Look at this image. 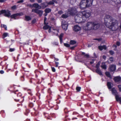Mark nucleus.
I'll list each match as a JSON object with an SVG mask.
<instances>
[{
    "label": "nucleus",
    "instance_id": "1",
    "mask_svg": "<svg viewBox=\"0 0 121 121\" xmlns=\"http://www.w3.org/2000/svg\"><path fill=\"white\" fill-rule=\"evenodd\" d=\"M82 15L81 17L78 16L75 17V20L77 23H80L82 22H85L91 15V11L88 10H85L81 12Z\"/></svg>",
    "mask_w": 121,
    "mask_h": 121
},
{
    "label": "nucleus",
    "instance_id": "2",
    "mask_svg": "<svg viewBox=\"0 0 121 121\" xmlns=\"http://www.w3.org/2000/svg\"><path fill=\"white\" fill-rule=\"evenodd\" d=\"M104 22L106 27L112 30H115L113 29L115 25L116 24V22H112V17L110 15H106L104 17Z\"/></svg>",
    "mask_w": 121,
    "mask_h": 121
},
{
    "label": "nucleus",
    "instance_id": "3",
    "mask_svg": "<svg viewBox=\"0 0 121 121\" xmlns=\"http://www.w3.org/2000/svg\"><path fill=\"white\" fill-rule=\"evenodd\" d=\"M100 26V24L97 22H88L84 29L86 30H96L98 29Z\"/></svg>",
    "mask_w": 121,
    "mask_h": 121
},
{
    "label": "nucleus",
    "instance_id": "4",
    "mask_svg": "<svg viewBox=\"0 0 121 121\" xmlns=\"http://www.w3.org/2000/svg\"><path fill=\"white\" fill-rule=\"evenodd\" d=\"M4 14V15L6 17H10L16 19V17L18 16H21L24 15L22 12H21L13 14L11 15L10 11L9 10H2L0 11V15Z\"/></svg>",
    "mask_w": 121,
    "mask_h": 121
},
{
    "label": "nucleus",
    "instance_id": "5",
    "mask_svg": "<svg viewBox=\"0 0 121 121\" xmlns=\"http://www.w3.org/2000/svg\"><path fill=\"white\" fill-rule=\"evenodd\" d=\"M32 7L36 8L32 9L31 12H34L39 15V17H41L43 14V11L42 10H39L38 9H40L41 8V6L39 5L37 3H35L33 4Z\"/></svg>",
    "mask_w": 121,
    "mask_h": 121
},
{
    "label": "nucleus",
    "instance_id": "6",
    "mask_svg": "<svg viewBox=\"0 0 121 121\" xmlns=\"http://www.w3.org/2000/svg\"><path fill=\"white\" fill-rule=\"evenodd\" d=\"M18 90H17L16 91H14L13 93L15 94H17V96L18 97V98H14V100L16 102H22L24 100V96H22V93L20 92H18Z\"/></svg>",
    "mask_w": 121,
    "mask_h": 121
},
{
    "label": "nucleus",
    "instance_id": "7",
    "mask_svg": "<svg viewBox=\"0 0 121 121\" xmlns=\"http://www.w3.org/2000/svg\"><path fill=\"white\" fill-rule=\"evenodd\" d=\"M111 91L112 94L115 96L116 101H119L121 103V97H119V95H117V93L115 88H112V89Z\"/></svg>",
    "mask_w": 121,
    "mask_h": 121
},
{
    "label": "nucleus",
    "instance_id": "8",
    "mask_svg": "<svg viewBox=\"0 0 121 121\" xmlns=\"http://www.w3.org/2000/svg\"><path fill=\"white\" fill-rule=\"evenodd\" d=\"M86 0H82L81 2L80 8L81 9H85L86 8L88 7L87 4Z\"/></svg>",
    "mask_w": 121,
    "mask_h": 121
},
{
    "label": "nucleus",
    "instance_id": "9",
    "mask_svg": "<svg viewBox=\"0 0 121 121\" xmlns=\"http://www.w3.org/2000/svg\"><path fill=\"white\" fill-rule=\"evenodd\" d=\"M76 13V10L73 8L69 9L67 10V13L71 15H73Z\"/></svg>",
    "mask_w": 121,
    "mask_h": 121
},
{
    "label": "nucleus",
    "instance_id": "10",
    "mask_svg": "<svg viewBox=\"0 0 121 121\" xmlns=\"http://www.w3.org/2000/svg\"><path fill=\"white\" fill-rule=\"evenodd\" d=\"M109 71L111 72H113L115 71L116 69V65H110L109 67Z\"/></svg>",
    "mask_w": 121,
    "mask_h": 121
},
{
    "label": "nucleus",
    "instance_id": "11",
    "mask_svg": "<svg viewBox=\"0 0 121 121\" xmlns=\"http://www.w3.org/2000/svg\"><path fill=\"white\" fill-rule=\"evenodd\" d=\"M81 29V27L78 25H76L74 26L73 29L75 31H78Z\"/></svg>",
    "mask_w": 121,
    "mask_h": 121
},
{
    "label": "nucleus",
    "instance_id": "12",
    "mask_svg": "<svg viewBox=\"0 0 121 121\" xmlns=\"http://www.w3.org/2000/svg\"><path fill=\"white\" fill-rule=\"evenodd\" d=\"M113 80L115 82H117L120 81L121 78L119 76L116 77L114 78Z\"/></svg>",
    "mask_w": 121,
    "mask_h": 121
},
{
    "label": "nucleus",
    "instance_id": "13",
    "mask_svg": "<svg viewBox=\"0 0 121 121\" xmlns=\"http://www.w3.org/2000/svg\"><path fill=\"white\" fill-rule=\"evenodd\" d=\"M31 97H30L29 96V99L30 100V102H35V97L34 96H31Z\"/></svg>",
    "mask_w": 121,
    "mask_h": 121
},
{
    "label": "nucleus",
    "instance_id": "14",
    "mask_svg": "<svg viewBox=\"0 0 121 121\" xmlns=\"http://www.w3.org/2000/svg\"><path fill=\"white\" fill-rule=\"evenodd\" d=\"M100 51L102 50L103 49L106 50L107 49V47L105 45H103V46H99L98 47Z\"/></svg>",
    "mask_w": 121,
    "mask_h": 121
},
{
    "label": "nucleus",
    "instance_id": "15",
    "mask_svg": "<svg viewBox=\"0 0 121 121\" xmlns=\"http://www.w3.org/2000/svg\"><path fill=\"white\" fill-rule=\"evenodd\" d=\"M87 4L88 7L91 6L92 5L93 0H86Z\"/></svg>",
    "mask_w": 121,
    "mask_h": 121
},
{
    "label": "nucleus",
    "instance_id": "16",
    "mask_svg": "<svg viewBox=\"0 0 121 121\" xmlns=\"http://www.w3.org/2000/svg\"><path fill=\"white\" fill-rule=\"evenodd\" d=\"M113 85V84L111 82H107V85L109 89H111Z\"/></svg>",
    "mask_w": 121,
    "mask_h": 121
},
{
    "label": "nucleus",
    "instance_id": "17",
    "mask_svg": "<svg viewBox=\"0 0 121 121\" xmlns=\"http://www.w3.org/2000/svg\"><path fill=\"white\" fill-rule=\"evenodd\" d=\"M41 7H42L43 8H45L48 6L47 2L42 3L41 4Z\"/></svg>",
    "mask_w": 121,
    "mask_h": 121
},
{
    "label": "nucleus",
    "instance_id": "18",
    "mask_svg": "<svg viewBox=\"0 0 121 121\" xmlns=\"http://www.w3.org/2000/svg\"><path fill=\"white\" fill-rule=\"evenodd\" d=\"M81 55H84V57L86 58H89V55L87 54H86L85 52H81L80 54Z\"/></svg>",
    "mask_w": 121,
    "mask_h": 121
},
{
    "label": "nucleus",
    "instance_id": "19",
    "mask_svg": "<svg viewBox=\"0 0 121 121\" xmlns=\"http://www.w3.org/2000/svg\"><path fill=\"white\" fill-rule=\"evenodd\" d=\"M26 90L27 91L28 93L30 95V96H33V95L31 89H27Z\"/></svg>",
    "mask_w": 121,
    "mask_h": 121
},
{
    "label": "nucleus",
    "instance_id": "20",
    "mask_svg": "<svg viewBox=\"0 0 121 121\" xmlns=\"http://www.w3.org/2000/svg\"><path fill=\"white\" fill-rule=\"evenodd\" d=\"M63 36V34L61 33L59 36V38L60 40V43H61L62 42V37Z\"/></svg>",
    "mask_w": 121,
    "mask_h": 121
},
{
    "label": "nucleus",
    "instance_id": "21",
    "mask_svg": "<svg viewBox=\"0 0 121 121\" xmlns=\"http://www.w3.org/2000/svg\"><path fill=\"white\" fill-rule=\"evenodd\" d=\"M95 71L96 73H98L99 75H102V72L99 69H96L95 70Z\"/></svg>",
    "mask_w": 121,
    "mask_h": 121
},
{
    "label": "nucleus",
    "instance_id": "22",
    "mask_svg": "<svg viewBox=\"0 0 121 121\" xmlns=\"http://www.w3.org/2000/svg\"><path fill=\"white\" fill-rule=\"evenodd\" d=\"M51 11V10L49 8H47L44 10V12L46 13H48L50 12Z\"/></svg>",
    "mask_w": 121,
    "mask_h": 121
},
{
    "label": "nucleus",
    "instance_id": "23",
    "mask_svg": "<svg viewBox=\"0 0 121 121\" xmlns=\"http://www.w3.org/2000/svg\"><path fill=\"white\" fill-rule=\"evenodd\" d=\"M25 20L27 21H29L31 20V18L29 16H25Z\"/></svg>",
    "mask_w": 121,
    "mask_h": 121
},
{
    "label": "nucleus",
    "instance_id": "24",
    "mask_svg": "<svg viewBox=\"0 0 121 121\" xmlns=\"http://www.w3.org/2000/svg\"><path fill=\"white\" fill-rule=\"evenodd\" d=\"M46 24V25H45L44 26L43 28V29L45 30H47L49 29L50 28V26H49Z\"/></svg>",
    "mask_w": 121,
    "mask_h": 121
},
{
    "label": "nucleus",
    "instance_id": "25",
    "mask_svg": "<svg viewBox=\"0 0 121 121\" xmlns=\"http://www.w3.org/2000/svg\"><path fill=\"white\" fill-rule=\"evenodd\" d=\"M62 26L63 29L65 30H66L67 29L68 25V24L63 25H62Z\"/></svg>",
    "mask_w": 121,
    "mask_h": 121
},
{
    "label": "nucleus",
    "instance_id": "26",
    "mask_svg": "<svg viewBox=\"0 0 121 121\" xmlns=\"http://www.w3.org/2000/svg\"><path fill=\"white\" fill-rule=\"evenodd\" d=\"M105 74L108 77L110 78H112V76H111L109 72H105Z\"/></svg>",
    "mask_w": 121,
    "mask_h": 121
},
{
    "label": "nucleus",
    "instance_id": "27",
    "mask_svg": "<svg viewBox=\"0 0 121 121\" xmlns=\"http://www.w3.org/2000/svg\"><path fill=\"white\" fill-rule=\"evenodd\" d=\"M76 42L74 40H71L70 41V43L71 45H73L76 43Z\"/></svg>",
    "mask_w": 121,
    "mask_h": 121
},
{
    "label": "nucleus",
    "instance_id": "28",
    "mask_svg": "<svg viewBox=\"0 0 121 121\" xmlns=\"http://www.w3.org/2000/svg\"><path fill=\"white\" fill-rule=\"evenodd\" d=\"M8 33H4L2 35V38L4 39L8 35Z\"/></svg>",
    "mask_w": 121,
    "mask_h": 121
},
{
    "label": "nucleus",
    "instance_id": "29",
    "mask_svg": "<svg viewBox=\"0 0 121 121\" xmlns=\"http://www.w3.org/2000/svg\"><path fill=\"white\" fill-rule=\"evenodd\" d=\"M0 26L1 27L4 28L5 30H7V27L6 25L4 24H1Z\"/></svg>",
    "mask_w": 121,
    "mask_h": 121
},
{
    "label": "nucleus",
    "instance_id": "30",
    "mask_svg": "<svg viewBox=\"0 0 121 121\" xmlns=\"http://www.w3.org/2000/svg\"><path fill=\"white\" fill-rule=\"evenodd\" d=\"M35 81V79L33 78H31L29 80V82L31 83H34V81Z\"/></svg>",
    "mask_w": 121,
    "mask_h": 121
},
{
    "label": "nucleus",
    "instance_id": "31",
    "mask_svg": "<svg viewBox=\"0 0 121 121\" xmlns=\"http://www.w3.org/2000/svg\"><path fill=\"white\" fill-rule=\"evenodd\" d=\"M34 104L33 103L30 102L28 106L30 108H32L33 107Z\"/></svg>",
    "mask_w": 121,
    "mask_h": 121
},
{
    "label": "nucleus",
    "instance_id": "32",
    "mask_svg": "<svg viewBox=\"0 0 121 121\" xmlns=\"http://www.w3.org/2000/svg\"><path fill=\"white\" fill-rule=\"evenodd\" d=\"M100 62L99 61L96 65L95 67L96 69H99V66L100 65Z\"/></svg>",
    "mask_w": 121,
    "mask_h": 121
},
{
    "label": "nucleus",
    "instance_id": "33",
    "mask_svg": "<svg viewBox=\"0 0 121 121\" xmlns=\"http://www.w3.org/2000/svg\"><path fill=\"white\" fill-rule=\"evenodd\" d=\"M68 17V15L65 14H63L61 16V17L64 18H66Z\"/></svg>",
    "mask_w": 121,
    "mask_h": 121
},
{
    "label": "nucleus",
    "instance_id": "34",
    "mask_svg": "<svg viewBox=\"0 0 121 121\" xmlns=\"http://www.w3.org/2000/svg\"><path fill=\"white\" fill-rule=\"evenodd\" d=\"M17 8V6L15 5L13 6L11 8V9L13 10H14L15 9H16Z\"/></svg>",
    "mask_w": 121,
    "mask_h": 121
},
{
    "label": "nucleus",
    "instance_id": "35",
    "mask_svg": "<svg viewBox=\"0 0 121 121\" xmlns=\"http://www.w3.org/2000/svg\"><path fill=\"white\" fill-rule=\"evenodd\" d=\"M101 67L103 69H107V66L105 64L101 65Z\"/></svg>",
    "mask_w": 121,
    "mask_h": 121
},
{
    "label": "nucleus",
    "instance_id": "36",
    "mask_svg": "<svg viewBox=\"0 0 121 121\" xmlns=\"http://www.w3.org/2000/svg\"><path fill=\"white\" fill-rule=\"evenodd\" d=\"M47 4H48V5H53L54 4V2H53V1H50L48 2H47Z\"/></svg>",
    "mask_w": 121,
    "mask_h": 121
},
{
    "label": "nucleus",
    "instance_id": "37",
    "mask_svg": "<svg viewBox=\"0 0 121 121\" xmlns=\"http://www.w3.org/2000/svg\"><path fill=\"white\" fill-rule=\"evenodd\" d=\"M81 88L80 87L77 86L76 88L77 91L78 92H79L80 91Z\"/></svg>",
    "mask_w": 121,
    "mask_h": 121
},
{
    "label": "nucleus",
    "instance_id": "38",
    "mask_svg": "<svg viewBox=\"0 0 121 121\" xmlns=\"http://www.w3.org/2000/svg\"><path fill=\"white\" fill-rule=\"evenodd\" d=\"M109 60L111 62H112L113 61V58L112 57H110Z\"/></svg>",
    "mask_w": 121,
    "mask_h": 121
},
{
    "label": "nucleus",
    "instance_id": "39",
    "mask_svg": "<svg viewBox=\"0 0 121 121\" xmlns=\"http://www.w3.org/2000/svg\"><path fill=\"white\" fill-rule=\"evenodd\" d=\"M34 72L35 73V77L36 78H37L38 77V76L37 75V73L39 72L38 71V70H36Z\"/></svg>",
    "mask_w": 121,
    "mask_h": 121
},
{
    "label": "nucleus",
    "instance_id": "40",
    "mask_svg": "<svg viewBox=\"0 0 121 121\" xmlns=\"http://www.w3.org/2000/svg\"><path fill=\"white\" fill-rule=\"evenodd\" d=\"M65 24H67V22L65 21H62L61 23V25H65Z\"/></svg>",
    "mask_w": 121,
    "mask_h": 121
},
{
    "label": "nucleus",
    "instance_id": "41",
    "mask_svg": "<svg viewBox=\"0 0 121 121\" xmlns=\"http://www.w3.org/2000/svg\"><path fill=\"white\" fill-rule=\"evenodd\" d=\"M94 40H97L99 42L100 41L102 40L101 38H95L93 39Z\"/></svg>",
    "mask_w": 121,
    "mask_h": 121
},
{
    "label": "nucleus",
    "instance_id": "42",
    "mask_svg": "<svg viewBox=\"0 0 121 121\" xmlns=\"http://www.w3.org/2000/svg\"><path fill=\"white\" fill-rule=\"evenodd\" d=\"M64 45L67 48H69L70 47V45L69 44L67 43H64Z\"/></svg>",
    "mask_w": 121,
    "mask_h": 121
},
{
    "label": "nucleus",
    "instance_id": "43",
    "mask_svg": "<svg viewBox=\"0 0 121 121\" xmlns=\"http://www.w3.org/2000/svg\"><path fill=\"white\" fill-rule=\"evenodd\" d=\"M109 52L110 54L111 55H113L114 53V52L112 50L109 51Z\"/></svg>",
    "mask_w": 121,
    "mask_h": 121
},
{
    "label": "nucleus",
    "instance_id": "44",
    "mask_svg": "<svg viewBox=\"0 0 121 121\" xmlns=\"http://www.w3.org/2000/svg\"><path fill=\"white\" fill-rule=\"evenodd\" d=\"M22 69H23V70H24L26 72L25 73V74H26V75H27V76H28L29 74H28V73H27V74L26 73H27V72H29V71H26L25 70V68L24 67H22Z\"/></svg>",
    "mask_w": 121,
    "mask_h": 121
},
{
    "label": "nucleus",
    "instance_id": "45",
    "mask_svg": "<svg viewBox=\"0 0 121 121\" xmlns=\"http://www.w3.org/2000/svg\"><path fill=\"white\" fill-rule=\"evenodd\" d=\"M47 18L46 17H45L44 19V25H46V24H48V23H46V20H47Z\"/></svg>",
    "mask_w": 121,
    "mask_h": 121
},
{
    "label": "nucleus",
    "instance_id": "46",
    "mask_svg": "<svg viewBox=\"0 0 121 121\" xmlns=\"http://www.w3.org/2000/svg\"><path fill=\"white\" fill-rule=\"evenodd\" d=\"M63 13V12L62 10L59 11L58 12V14L60 15Z\"/></svg>",
    "mask_w": 121,
    "mask_h": 121
},
{
    "label": "nucleus",
    "instance_id": "47",
    "mask_svg": "<svg viewBox=\"0 0 121 121\" xmlns=\"http://www.w3.org/2000/svg\"><path fill=\"white\" fill-rule=\"evenodd\" d=\"M40 88H39V87L38 86H37L36 88V90L38 91V92H39V91L40 90Z\"/></svg>",
    "mask_w": 121,
    "mask_h": 121
},
{
    "label": "nucleus",
    "instance_id": "48",
    "mask_svg": "<svg viewBox=\"0 0 121 121\" xmlns=\"http://www.w3.org/2000/svg\"><path fill=\"white\" fill-rule=\"evenodd\" d=\"M36 22V19L35 18H34L33 20H32L31 22L32 24H34Z\"/></svg>",
    "mask_w": 121,
    "mask_h": 121
},
{
    "label": "nucleus",
    "instance_id": "49",
    "mask_svg": "<svg viewBox=\"0 0 121 121\" xmlns=\"http://www.w3.org/2000/svg\"><path fill=\"white\" fill-rule=\"evenodd\" d=\"M52 70V71L53 72H56V69L54 67H51Z\"/></svg>",
    "mask_w": 121,
    "mask_h": 121
},
{
    "label": "nucleus",
    "instance_id": "50",
    "mask_svg": "<svg viewBox=\"0 0 121 121\" xmlns=\"http://www.w3.org/2000/svg\"><path fill=\"white\" fill-rule=\"evenodd\" d=\"M54 61L55 62V64L56 65L55 67H57L58 66V65L59 64V63L58 62H56L55 61V60Z\"/></svg>",
    "mask_w": 121,
    "mask_h": 121
},
{
    "label": "nucleus",
    "instance_id": "51",
    "mask_svg": "<svg viewBox=\"0 0 121 121\" xmlns=\"http://www.w3.org/2000/svg\"><path fill=\"white\" fill-rule=\"evenodd\" d=\"M64 112L65 113H67L68 112L67 109L66 108H65L64 109Z\"/></svg>",
    "mask_w": 121,
    "mask_h": 121
},
{
    "label": "nucleus",
    "instance_id": "52",
    "mask_svg": "<svg viewBox=\"0 0 121 121\" xmlns=\"http://www.w3.org/2000/svg\"><path fill=\"white\" fill-rule=\"evenodd\" d=\"M36 95L39 97V99L40 98V93L39 92H37Z\"/></svg>",
    "mask_w": 121,
    "mask_h": 121
},
{
    "label": "nucleus",
    "instance_id": "53",
    "mask_svg": "<svg viewBox=\"0 0 121 121\" xmlns=\"http://www.w3.org/2000/svg\"><path fill=\"white\" fill-rule=\"evenodd\" d=\"M21 80L22 81H23L25 80L24 78V76H22L21 77Z\"/></svg>",
    "mask_w": 121,
    "mask_h": 121
},
{
    "label": "nucleus",
    "instance_id": "54",
    "mask_svg": "<svg viewBox=\"0 0 121 121\" xmlns=\"http://www.w3.org/2000/svg\"><path fill=\"white\" fill-rule=\"evenodd\" d=\"M118 87L120 91H121V84L119 85H118Z\"/></svg>",
    "mask_w": 121,
    "mask_h": 121
},
{
    "label": "nucleus",
    "instance_id": "55",
    "mask_svg": "<svg viewBox=\"0 0 121 121\" xmlns=\"http://www.w3.org/2000/svg\"><path fill=\"white\" fill-rule=\"evenodd\" d=\"M77 46V45H75L74 46L71 47H70V49L72 50H73L74 49V48L76 47Z\"/></svg>",
    "mask_w": 121,
    "mask_h": 121
},
{
    "label": "nucleus",
    "instance_id": "56",
    "mask_svg": "<svg viewBox=\"0 0 121 121\" xmlns=\"http://www.w3.org/2000/svg\"><path fill=\"white\" fill-rule=\"evenodd\" d=\"M15 50V49L14 48H10L9 51L10 52H13Z\"/></svg>",
    "mask_w": 121,
    "mask_h": 121
},
{
    "label": "nucleus",
    "instance_id": "57",
    "mask_svg": "<svg viewBox=\"0 0 121 121\" xmlns=\"http://www.w3.org/2000/svg\"><path fill=\"white\" fill-rule=\"evenodd\" d=\"M59 91H63V89L62 87H60L59 88Z\"/></svg>",
    "mask_w": 121,
    "mask_h": 121
},
{
    "label": "nucleus",
    "instance_id": "58",
    "mask_svg": "<svg viewBox=\"0 0 121 121\" xmlns=\"http://www.w3.org/2000/svg\"><path fill=\"white\" fill-rule=\"evenodd\" d=\"M117 4H119L121 3V0H117Z\"/></svg>",
    "mask_w": 121,
    "mask_h": 121
},
{
    "label": "nucleus",
    "instance_id": "59",
    "mask_svg": "<svg viewBox=\"0 0 121 121\" xmlns=\"http://www.w3.org/2000/svg\"><path fill=\"white\" fill-rule=\"evenodd\" d=\"M24 1L23 0H20L18 1L17 2V3H22L24 2Z\"/></svg>",
    "mask_w": 121,
    "mask_h": 121
},
{
    "label": "nucleus",
    "instance_id": "60",
    "mask_svg": "<svg viewBox=\"0 0 121 121\" xmlns=\"http://www.w3.org/2000/svg\"><path fill=\"white\" fill-rule=\"evenodd\" d=\"M78 114V113L76 112H73V114L74 115H77Z\"/></svg>",
    "mask_w": 121,
    "mask_h": 121
},
{
    "label": "nucleus",
    "instance_id": "61",
    "mask_svg": "<svg viewBox=\"0 0 121 121\" xmlns=\"http://www.w3.org/2000/svg\"><path fill=\"white\" fill-rule=\"evenodd\" d=\"M48 92L50 94H51L52 93V92L51 91V89L50 88L48 89Z\"/></svg>",
    "mask_w": 121,
    "mask_h": 121
},
{
    "label": "nucleus",
    "instance_id": "62",
    "mask_svg": "<svg viewBox=\"0 0 121 121\" xmlns=\"http://www.w3.org/2000/svg\"><path fill=\"white\" fill-rule=\"evenodd\" d=\"M116 44L117 45V46H120V43L119 42H118V41L117 42H116Z\"/></svg>",
    "mask_w": 121,
    "mask_h": 121
},
{
    "label": "nucleus",
    "instance_id": "63",
    "mask_svg": "<svg viewBox=\"0 0 121 121\" xmlns=\"http://www.w3.org/2000/svg\"><path fill=\"white\" fill-rule=\"evenodd\" d=\"M4 73V71L3 70H1L0 71V73L1 74H3Z\"/></svg>",
    "mask_w": 121,
    "mask_h": 121
},
{
    "label": "nucleus",
    "instance_id": "64",
    "mask_svg": "<svg viewBox=\"0 0 121 121\" xmlns=\"http://www.w3.org/2000/svg\"><path fill=\"white\" fill-rule=\"evenodd\" d=\"M102 57H103V58L104 60H105L106 59V56L105 55L103 56Z\"/></svg>",
    "mask_w": 121,
    "mask_h": 121
}]
</instances>
